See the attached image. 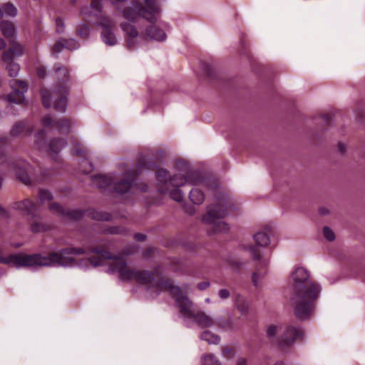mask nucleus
I'll use <instances>...</instances> for the list:
<instances>
[{
    "instance_id": "obj_46",
    "label": "nucleus",
    "mask_w": 365,
    "mask_h": 365,
    "mask_svg": "<svg viewBox=\"0 0 365 365\" xmlns=\"http://www.w3.org/2000/svg\"><path fill=\"white\" fill-rule=\"evenodd\" d=\"M227 262L233 269L238 268L241 265V262L232 257L227 258Z\"/></svg>"
},
{
    "instance_id": "obj_31",
    "label": "nucleus",
    "mask_w": 365,
    "mask_h": 365,
    "mask_svg": "<svg viewBox=\"0 0 365 365\" xmlns=\"http://www.w3.org/2000/svg\"><path fill=\"white\" fill-rule=\"evenodd\" d=\"M200 339L210 344H218L220 341V337L210 331H203L200 335Z\"/></svg>"
},
{
    "instance_id": "obj_13",
    "label": "nucleus",
    "mask_w": 365,
    "mask_h": 365,
    "mask_svg": "<svg viewBox=\"0 0 365 365\" xmlns=\"http://www.w3.org/2000/svg\"><path fill=\"white\" fill-rule=\"evenodd\" d=\"M29 169V165L22 160L12 163L11 166V171L16 175L17 178L26 185L31 183L30 178L27 173Z\"/></svg>"
},
{
    "instance_id": "obj_4",
    "label": "nucleus",
    "mask_w": 365,
    "mask_h": 365,
    "mask_svg": "<svg viewBox=\"0 0 365 365\" xmlns=\"http://www.w3.org/2000/svg\"><path fill=\"white\" fill-rule=\"evenodd\" d=\"M289 284L292 292L290 304L295 316L300 319H308L314 312L322 287L312 279L311 272L297 266L291 272Z\"/></svg>"
},
{
    "instance_id": "obj_40",
    "label": "nucleus",
    "mask_w": 365,
    "mask_h": 365,
    "mask_svg": "<svg viewBox=\"0 0 365 365\" xmlns=\"http://www.w3.org/2000/svg\"><path fill=\"white\" fill-rule=\"evenodd\" d=\"M38 195L39 200L42 204L45 203L47 201H50L52 199L51 193L46 190H40Z\"/></svg>"
},
{
    "instance_id": "obj_58",
    "label": "nucleus",
    "mask_w": 365,
    "mask_h": 365,
    "mask_svg": "<svg viewBox=\"0 0 365 365\" xmlns=\"http://www.w3.org/2000/svg\"><path fill=\"white\" fill-rule=\"evenodd\" d=\"M274 365H285V364L282 361H277L274 364Z\"/></svg>"
},
{
    "instance_id": "obj_15",
    "label": "nucleus",
    "mask_w": 365,
    "mask_h": 365,
    "mask_svg": "<svg viewBox=\"0 0 365 365\" xmlns=\"http://www.w3.org/2000/svg\"><path fill=\"white\" fill-rule=\"evenodd\" d=\"M135 180V173L134 172L126 173L123 179L113 184V188L116 193L124 194L133 187Z\"/></svg>"
},
{
    "instance_id": "obj_1",
    "label": "nucleus",
    "mask_w": 365,
    "mask_h": 365,
    "mask_svg": "<svg viewBox=\"0 0 365 365\" xmlns=\"http://www.w3.org/2000/svg\"><path fill=\"white\" fill-rule=\"evenodd\" d=\"M109 244V242H101L98 245L89 249L86 247L69 246L58 252H49L47 255L26 254V267L78 266L88 269L107 264L106 260L113 259L108 264V272L118 274V272H110V268L116 265L120 259L126 266L127 264L123 257H116L107 250Z\"/></svg>"
},
{
    "instance_id": "obj_33",
    "label": "nucleus",
    "mask_w": 365,
    "mask_h": 365,
    "mask_svg": "<svg viewBox=\"0 0 365 365\" xmlns=\"http://www.w3.org/2000/svg\"><path fill=\"white\" fill-rule=\"evenodd\" d=\"M90 26L86 23H81L76 28V34L79 37L87 39L90 36Z\"/></svg>"
},
{
    "instance_id": "obj_27",
    "label": "nucleus",
    "mask_w": 365,
    "mask_h": 365,
    "mask_svg": "<svg viewBox=\"0 0 365 365\" xmlns=\"http://www.w3.org/2000/svg\"><path fill=\"white\" fill-rule=\"evenodd\" d=\"M189 199L194 205H201L205 200V194L198 188H192L189 192Z\"/></svg>"
},
{
    "instance_id": "obj_25",
    "label": "nucleus",
    "mask_w": 365,
    "mask_h": 365,
    "mask_svg": "<svg viewBox=\"0 0 365 365\" xmlns=\"http://www.w3.org/2000/svg\"><path fill=\"white\" fill-rule=\"evenodd\" d=\"M250 251L252 254L254 260L257 262V267H266L269 263V259L268 258L262 257L259 252V250L254 246L250 247Z\"/></svg>"
},
{
    "instance_id": "obj_38",
    "label": "nucleus",
    "mask_w": 365,
    "mask_h": 365,
    "mask_svg": "<svg viewBox=\"0 0 365 365\" xmlns=\"http://www.w3.org/2000/svg\"><path fill=\"white\" fill-rule=\"evenodd\" d=\"M265 272L255 271L252 276V281L255 287H258L262 284Z\"/></svg>"
},
{
    "instance_id": "obj_5",
    "label": "nucleus",
    "mask_w": 365,
    "mask_h": 365,
    "mask_svg": "<svg viewBox=\"0 0 365 365\" xmlns=\"http://www.w3.org/2000/svg\"><path fill=\"white\" fill-rule=\"evenodd\" d=\"M157 187L163 194H168L176 202H182L184 193L180 187L186 184L200 185L202 179L197 174L190 172L178 173L170 176L168 170L160 168L156 172Z\"/></svg>"
},
{
    "instance_id": "obj_9",
    "label": "nucleus",
    "mask_w": 365,
    "mask_h": 365,
    "mask_svg": "<svg viewBox=\"0 0 365 365\" xmlns=\"http://www.w3.org/2000/svg\"><path fill=\"white\" fill-rule=\"evenodd\" d=\"M97 25L101 27V38L107 46H114L118 40L113 32V28L115 26V22L108 16H101Z\"/></svg>"
},
{
    "instance_id": "obj_62",
    "label": "nucleus",
    "mask_w": 365,
    "mask_h": 365,
    "mask_svg": "<svg viewBox=\"0 0 365 365\" xmlns=\"http://www.w3.org/2000/svg\"><path fill=\"white\" fill-rule=\"evenodd\" d=\"M205 302H206L207 303H209V302H210V299H209V298H207V299H205Z\"/></svg>"
},
{
    "instance_id": "obj_37",
    "label": "nucleus",
    "mask_w": 365,
    "mask_h": 365,
    "mask_svg": "<svg viewBox=\"0 0 365 365\" xmlns=\"http://www.w3.org/2000/svg\"><path fill=\"white\" fill-rule=\"evenodd\" d=\"M222 356L227 359H232L236 354V350L234 347L230 346H224L221 349Z\"/></svg>"
},
{
    "instance_id": "obj_7",
    "label": "nucleus",
    "mask_w": 365,
    "mask_h": 365,
    "mask_svg": "<svg viewBox=\"0 0 365 365\" xmlns=\"http://www.w3.org/2000/svg\"><path fill=\"white\" fill-rule=\"evenodd\" d=\"M68 88L63 85L53 91H43L41 95L44 107H53L57 111L64 112L67 107Z\"/></svg>"
},
{
    "instance_id": "obj_54",
    "label": "nucleus",
    "mask_w": 365,
    "mask_h": 365,
    "mask_svg": "<svg viewBox=\"0 0 365 365\" xmlns=\"http://www.w3.org/2000/svg\"><path fill=\"white\" fill-rule=\"evenodd\" d=\"M6 47V42L5 41L0 38V50Z\"/></svg>"
},
{
    "instance_id": "obj_29",
    "label": "nucleus",
    "mask_w": 365,
    "mask_h": 365,
    "mask_svg": "<svg viewBox=\"0 0 365 365\" xmlns=\"http://www.w3.org/2000/svg\"><path fill=\"white\" fill-rule=\"evenodd\" d=\"M256 243L261 247H266L270 243L269 234L265 231H259L254 235Z\"/></svg>"
},
{
    "instance_id": "obj_16",
    "label": "nucleus",
    "mask_w": 365,
    "mask_h": 365,
    "mask_svg": "<svg viewBox=\"0 0 365 365\" xmlns=\"http://www.w3.org/2000/svg\"><path fill=\"white\" fill-rule=\"evenodd\" d=\"M42 123L46 127L55 125L56 129L62 133H68L71 128V123L68 120L63 118L56 123L53 121V117L50 115L43 117Z\"/></svg>"
},
{
    "instance_id": "obj_53",
    "label": "nucleus",
    "mask_w": 365,
    "mask_h": 365,
    "mask_svg": "<svg viewBox=\"0 0 365 365\" xmlns=\"http://www.w3.org/2000/svg\"><path fill=\"white\" fill-rule=\"evenodd\" d=\"M319 211L322 215H327L329 213V210L327 207H320Z\"/></svg>"
},
{
    "instance_id": "obj_55",
    "label": "nucleus",
    "mask_w": 365,
    "mask_h": 365,
    "mask_svg": "<svg viewBox=\"0 0 365 365\" xmlns=\"http://www.w3.org/2000/svg\"><path fill=\"white\" fill-rule=\"evenodd\" d=\"M83 163H84L85 165H87V164H88V165H89V167H90V169H88V170H83V172H85V173H88V172H89V171L92 170V169H93L92 165H91L88 162H87L86 160H84V161H83Z\"/></svg>"
},
{
    "instance_id": "obj_35",
    "label": "nucleus",
    "mask_w": 365,
    "mask_h": 365,
    "mask_svg": "<svg viewBox=\"0 0 365 365\" xmlns=\"http://www.w3.org/2000/svg\"><path fill=\"white\" fill-rule=\"evenodd\" d=\"M3 16L15 17L18 11L17 9L11 3H6L2 6Z\"/></svg>"
},
{
    "instance_id": "obj_26",
    "label": "nucleus",
    "mask_w": 365,
    "mask_h": 365,
    "mask_svg": "<svg viewBox=\"0 0 365 365\" xmlns=\"http://www.w3.org/2000/svg\"><path fill=\"white\" fill-rule=\"evenodd\" d=\"M88 215L93 220L98 221H110L113 219L112 215L106 212L98 211L96 210H88Z\"/></svg>"
},
{
    "instance_id": "obj_59",
    "label": "nucleus",
    "mask_w": 365,
    "mask_h": 365,
    "mask_svg": "<svg viewBox=\"0 0 365 365\" xmlns=\"http://www.w3.org/2000/svg\"><path fill=\"white\" fill-rule=\"evenodd\" d=\"M3 17V11H2V8H0V18H2Z\"/></svg>"
},
{
    "instance_id": "obj_43",
    "label": "nucleus",
    "mask_w": 365,
    "mask_h": 365,
    "mask_svg": "<svg viewBox=\"0 0 365 365\" xmlns=\"http://www.w3.org/2000/svg\"><path fill=\"white\" fill-rule=\"evenodd\" d=\"M126 232V230L123 227L115 226L109 229V233L113 235H123Z\"/></svg>"
},
{
    "instance_id": "obj_60",
    "label": "nucleus",
    "mask_w": 365,
    "mask_h": 365,
    "mask_svg": "<svg viewBox=\"0 0 365 365\" xmlns=\"http://www.w3.org/2000/svg\"><path fill=\"white\" fill-rule=\"evenodd\" d=\"M153 249H148V250H147V255H148V252H153Z\"/></svg>"
},
{
    "instance_id": "obj_8",
    "label": "nucleus",
    "mask_w": 365,
    "mask_h": 365,
    "mask_svg": "<svg viewBox=\"0 0 365 365\" xmlns=\"http://www.w3.org/2000/svg\"><path fill=\"white\" fill-rule=\"evenodd\" d=\"M18 209L23 211L26 215L32 216L30 222V230L34 233L45 232L51 228L48 224L41 222L40 219L36 215L38 207L30 200H24L18 205Z\"/></svg>"
},
{
    "instance_id": "obj_44",
    "label": "nucleus",
    "mask_w": 365,
    "mask_h": 365,
    "mask_svg": "<svg viewBox=\"0 0 365 365\" xmlns=\"http://www.w3.org/2000/svg\"><path fill=\"white\" fill-rule=\"evenodd\" d=\"M56 32L62 34L65 30V24L63 20L61 18H57L56 19Z\"/></svg>"
},
{
    "instance_id": "obj_17",
    "label": "nucleus",
    "mask_w": 365,
    "mask_h": 365,
    "mask_svg": "<svg viewBox=\"0 0 365 365\" xmlns=\"http://www.w3.org/2000/svg\"><path fill=\"white\" fill-rule=\"evenodd\" d=\"M49 210L55 215L62 217L64 219H79L83 216V212L79 210H66L58 203L52 202L49 205Z\"/></svg>"
},
{
    "instance_id": "obj_39",
    "label": "nucleus",
    "mask_w": 365,
    "mask_h": 365,
    "mask_svg": "<svg viewBox=\"0 0 365 365\" xmlns=\"http://www.w3.org/2000/svg\"><path fill=\"white\" fill-rule=\"evenodd\" d=\"M73 154L77 156H86V151L83 147V145L78 143L75 142L73 143Z\"/></svg>"
},
{
    "instance_id": "obj_34",
    "label": "nucleus",
    "mask_w": 365,
    "mask_h": 365,
    "mask_svg": "<svg viewBox=\"0 0 365 365\" xmlns=\"http://www.w3.org/2000/svg\"><path fill=\"white\" fill-rule=\"evenodd\" d=\"M54 73L56 78L60 81L64 82L68 80V71L66 67H55Z\"/></svg>"
},
{
    "instance_id": "obj_64",
    "label": "nucleus",
    "mask_w": 365,
    "mask_h": 365,
    "mask_svg": "<svg viewBox=\"0 0 365 365\" xmlns=\"http://www.w3.org/2000/svg\"><path fill=\"white\" fill-rule=\"evenodd\" d=\"M76 0H71L72 2H74Z\"/></svg>"
},
{
    "instance_id": "obj_28",
    "label": "nucleus",
    "mask_w": 365,
    "mask_h": 365,
    "mask_svg": "<svg viewBox=\"0 0 365 365\" xmlns=\"http://www.w3.org/2000/svg\"><path fill=\"white\" fill-rule=\"evenodd\" d=\"M235 303L241 314H245L248 312L249 303L245 297L240 294H236L235 297Z\"/></svg>"
},
{
    "instance_id": "obj_11",
    "label": "nucleus",
    "mask_w": 365,
    "mask_h": 365,
    "mask_svg": "<svg viewBox=\"0 0 365 365\" xmlns=\"http://www.w3.org/2000/svg\"><path fill=\"white\" fill-rule=\"evenodd\" d=\"M45 132L41 130L35 135V143L39 148H46L51 155L58 153L66 145V140L63 139L53 138L48 145H46L44 142Z\"/></svg>"
},
{
    "instance_id": "obj_45",
    "label": "nucleus",
    "mask_w": 365,
    "mask_h": 365,
    "mask_svg": "<svg viewBox=\"0 0 365 365\" xmlns=\"http://www.w3.org/2000/svg\"><path fill=\"white\" fill-rule=\"evenodd\" d=\"M218 295L221 299H227L230 297V293L227 289H221L219 290Z\"/></svg>"
},
{
    "instance_id": "obj_21",
    "label": "nucleus",
    "mask_w": 365,
    "mask_h": 365,
    "mask_svg": "<svg viewBox=\"0 0 365 365\" xmlns=\"http://www.w3.org/2000/svg\"><path fill=\"white\" fill-rule=\"evenodd\" d=\"M11 48L2 54L4 61L12 60L13 56H21L24 52V47L18 43L11 42Z\"/></svg>"
},
{
    "instance_id": "obj_23",
    "label": "nucleus",
    "mask_w": 365,
    "mask_h": 365,
    "mask_svg": "<svg viewBox=\"0 0 365 365\" xmlns=\"http://www.w3.org/2000/svg\"><path fill=\"white\" fill-rule=\"evenodd\" d=\"M92 180L94 185L103 189L113 185V178L110 175H96L93 178Z\"/></svg>"
},
{
    "instance_id": "obj_30",
    "label": "nucleus",
    "mask_w": 365,
    "mask_h": 365,
    "mask_svg": "<svg viewBox=\"0 0 365 365\" xmlns=\"http://www.w3.org/2000/svg\"><path fill=\"white\" fill-rule=\"evenodd\" d=\"M214 326L225 330H230L233 329V323L232 319L230 318H225L222 317L215 319Z\"/></svg>"
},
{
    "instance_id": "obj_10",
    "label": "nucleus",
    "mask_w": 365,
    "mask_h": 365,
    "mask_svg": "<svg viewBox=\"0 0 365 365\" xmlns=\"http://www.w3.org/2000/svg\"><path fill=\"white\" fill-rule=\"evenodd\" d=\"M299 339H303L302 331L299 328L288 326L283 331L281 339L279 341V346L282 349L289 348Z\"/></svg>"
},
{
    "instance_id": "obj_24",
    "label": "nucleus",
    "mask_w": 365,
    "mask_h": 365,
    "mask_svg": "<svg viewBox=\"0 0 365 365\" xmlns=\"http://www.w3.org/2000/svg\"><path fill=\"white\" fill-rule=\"evenodd\" d=\"M0 29L2 34L6 38L16 36V28L11 21H2L0 24Z\"/></svg>"
},
{
    "instance_id": "obj_63",
    "label": "nucleus",
    "mask_w": 365,
    "mask_h": 365,
    "mask_svg": "<svg viewBox=\"0 0 365 365\" xmlns=\"http://www.w3.org/2000/svg\"><path fill=\"white\" fill-rule=\"evenodd\" d=\"M324 118H326V120L328 119V117L327 115L324 116Z\"/></svg>"
},
{
    "instance_id": "obj_56",
    "label": "nucleus",
    "mask_w": 365,
    "mask_h": 365,
    "mask_svg": "<svg viewBox=\"0 0 365 365\" xmlns=\"http://www.w3.org/2000/svg\"><path fill=\"white\" fill-rule=\"evenodd\" d=\"M0 214L2 215H4L5 217H7L6 211L4 209H3L1 206H0Z\"/></svg>"
},
{
    "instance_id": "obj_12",
    "label": "nucleus",
    "mask_w": 365,
    "mask_h": 365,
    "mask_svg": "<svg viewBox=\"0 0 365 365\" xmlns=\"http://www.w3.org/2000/svg\"><path fill=\"white\" fill-rule=\"evenodd\" d=\"M12 92L7 96V100L15 103L24 101V93L27 91V86L23 81H14L11 83Z\"/></svg>"
},
{
    "instance_id": "obj_6",
    "label": "nucleus",
    "mask_w": 365,
    "mask_h": 365,
    "mask_svg": "<svg viewBox=\"0 0 365 365\" xmlns=\"http://www.w3.org/2000/svg\"><path fill=\"white\" fill-rule=\"evenodd\" d=\"M234 210V206L227 197L222 195L221 199H217V203L207 208V214L202 217V221L212 225L214 232H226L229 230V225L220 220L227 215L228 211Z\"/></svg>"
},
{
    "instance_id": "obj_49",
    "label": "nucleus",
    "mask_w": 365,
    "mask_h": 365,
    "mask_svg": "<svg viewBox=\"0 0 365 365\" xmlns=\"http://www.w3.org/2000/svg\"><path fill=\"white\" fill-rule=\"evenodd\" d=\"M184 209H185V211L190 215H192L195 212V208L190 205L185 206Z\"/></svg>"
},
{
    "instance_id": "obj_3",
    "label": "nucleus",
    "mask_w": 365,
    "mask_h": 365,
    "mask_svg": "<svg viewBox=\"0 0 365 365\" xmlns=\"http://www.w3.org/2000/svg\"><path fill=\"white\" fill-rule=\"evenodd\" d=\"M110 3L120 10L123 17L128 22L120 23V28L127 36V46L130 49L145 44L148 39L163 41L166 38L165 32L155 26L146 29L145 33L139 34L136 27L132 24L138 18L142 17L150 23L157 21L160 12L159 6L154 0H143L144 5L138 1H133L130 6H125L127 0H109Z\"/></svg>"
},
{
    "instance_id": "obj_48",
    "label": "nucleus",
    "mask_w": 365,
    "mask_h": 365,
    "mask_svg": "<svg viewBox=\"0 0 365 365\" xmlns=\"http://www.w3.org/2000/svg\"><path fill=\"white\" fill-rule=\"evenodd\" d=\"M36 73L39 78H43L46 76V72L45 68L41 66L37 68Z\"/></svg>"
},
{
    "instance_id": "obj_41",
    "label": "nucleus",
    "mask_w": 365,
    "mask_h": 365,
    "mask_svg": "<svg viewBox=\"0 0 365 365\" xmlns=\"http://www.w3.org/2000/svg\"><path fill=\"white\" fill-rule=\"evenodd\" d=\"M24 127L25 125L23 122L15 124L11 130V134L15 136L21 133L24 129Z\"/></svg>"
},
{
    "instance_id": "obj_36",
    "label": "nucleus",
    "mask_w": 365,
    "mask_h": 365,
    "mask_svg": "<svg viewBox=\"0 0 365 365\" xmlns=\"http://www.w3.org/2000/svg\"><path fill=\"white\" fill-rule=\"evenodd\" d=\"M6 62L7 63L6 69L9 75L11 77H16L19 72L20 66L18 63H14L12 60Z\"/></svg>"
},
{
    "instance_id": "obj_47",
    "label": "nucleus",
    "mask_w": 365,
    "mask_h": 365,
    "mask_svg": "<svg viewBox=\"0 0 365 365\" xmlns=\"http://www.w3.org/2000/svg\"><path fill=\"white\" fill-rule=\"evenodd\" d=\"M209 287H210V282H207V281L202 282H200L197 284V288L200 290H205V289H207Z\"/></svg>"
},
{
    "instance_id": "obj_20",
    "label": "nucleus",
    "mask_w": 365,
    "mask_h": 365,
    "mask_svg": "<svg viewBox=\"0 0 365 365\" xmlns=\"http://www.w3.org/2000/svg\"><path fill=\"white\" fill-rule=\"evenodd\" d=\"M190 322H195L201 328L212 327L214 326L215 319L204 312H197Z\"/></svg>"
},
{
    "instance_id": "obj_42",
    "label": "nucleus",
    "mask_w": 365,
    "mask_h": 365,
    "mask_svg": "<svg viewBox=\"0 0 365 365\" xmlns=\"http://www.w3.org/2000/svg\"><path fill=\"white\" fill-rule=\"evenodd\" d=\"M323 234L324 237L329 241H333L335 239V235L333 230L328 227H324Z\"/></svg>"
},
{
    "instance_id": "obj_52",
    "label": "nucleus",
    "mask_w": 365,
    "mask_h": 365,
    "mask_svg": "<svg viewBox=\"0 0 365 365\" xmlns=\"http://www.w3.org/2000/svg\"><path fill=\"white\" fill-rule=\"evenodd\" d=\"M339 150L341 153H344L346 149V145L345 143H339L338 145Z\"/></svg>"
},
{
    "instance_id": "obj_51",
    "label": "nucleus",
    "mask_w": 365,
    "mask_h": 365,
    "mask_svg": "<svg viewBox=\"0 0 365 365\" xmlns=\"http://www.w3.org/2000/svg\"><path fill=\"white\" fill-rule=\"evenodd\" d=\"M134 238L137 241H144L146 238V236L144 234L137 233L134 235Z\"/></svg>"
},
{
    "instance_id": "obj_22",
    "label": "nucleus",
    "mask_w": 365,
    "mask_h": 365,
    "mask_svg": "<svg viewBox=\"0 0 365 365\" xmlns=\"http://www.w3.org/2000/svg\"><path fill=\"white\" fill-rule=\"evenodd\" d=\"M103 9L102 0H91L90 8L83 7L81 11V14L85 19H89L91 13L101 12Z\"/></svg>"
},
{
    "instance_id": "obj_2",
    "label": "nucleus",
    "mask_w": 365,
    "mask_h": 365,
    "mask_svg": "<svg viewBox=\"0 0 365 365\" xmlns=\"http://www.w3.org/2000/svg\"><path fill=\"white\" fill-rule=\"evenodd\" d=\"M110 272H118L119 279L122 281H135L138 284L147 286L148 294L150 297L158 295L161 291H168L174 298L178 314L185 322L189 323L192 320L195 312L193 309L192 302L186 297L188 286L184 285L182 288L175 286L170 280L163 281L160 274L155 271V277H153L147 271H138L129 268L122 259L117 261V264L110 268Z\"/></svg>"
},
{
    "instance_id": "obj_61",
    "label": "nucleus",
    "mask_w": 365,
    "mask_h": 365,
    "mask_svg": "<svg viewBox=\"0 0 365 365\" xmlns=\"http://www.w3.org/2000/svg\"><path fill=\"white\" fill-rule=\"evenodd\" d=\"M146 190H147V187L146 186H145V187L141 189V190L143 191V192L146 191Z\"/></svg>"
},
{
    "instance_id": "obj_32",
    "label": "nucleus",
    "mask_w": 365,
    "mask_h": 365,
    "mask_svg": "<svg viewBox=\"0 0 365 365\" xmlns=\"http://www.w3.org/2000/svg\"><path fill=\"white\" fill-rule=\"evenodd\" d=\"M201 362L203 365H222L220 361L213 354H205L201 356Z\"/></svg>"
},
{
    "instance_id": "obj_14",
    "label": "nucleus",
    "mask_w": 365,
    "mask_h": 365,
    "mask_svg": "<svg viewBox=\"0 0 365 365\" xmlns=\"http://www.w3.org/2000/svg\"><path fill=\"white\" fill-rule=\"evenodd\" d=\"M0 263L16 269L26 267V254L15 253L0 256Z\"/></svg>"
},
{
    "instance_id": "obj_50",
    "label": "nucleus",
    "mask_w": 365,
    "mask_h": 365,
    "mask_svg": "<svg viewBox=\"0 0 365 365\" xmlns=\"http://www.w3.org/2000/svg\"><path fill=\"white\" fill-rule=\"evenodd\" d=\"M236 365H247V360L244 357H239L237 359Z\"/></svg>"
},
{
    "instance_id": "obj_57",
    "label": "nucleus",
    "mask_w": 365,
    "mask_h": 365,
    "mask_svg": "<svg viewBox=\"0 0 365 365\" xmlns=\"http://www.w3.org/2000/svg\"><path fill=\"white\" fill-rule=\"evenodd\" d=\"M132 249H133L132 251H126L125 254L126 255H130V254L135 253L136 252V250H137L136 247H133Z\"/></svg>"
},
{
    "instance_id": "obj_19",
    "label": "nucleus",
    "mask_w": 365,
    "mask_h": 365,
    "mask_svg": "<svg viewBox=\"0 0 365 365\" xmlns=\"http://www.w3.org/2000/svg\"><path fill=\"white\" fill-rule=\"evenodd\" d=\"M80 46L78 42L73 38H61L57 41L52 48L53 54H58L63 49L75 50Z\"/></svg>"
},
{
    "instance_id": "obj_18",
    "label": "nucleus",
    "mask_w": 365,
    "mask_h": 365,
    "mask_svg": "<svg viewBox=\"0 0 365 365\" xmlns=\"http://www.w3.org/2000/svg\"><path fill=\"white\" fill-rule=\"evenodd\" d=\"M282 333V326L279 323L269 324L265 327L266 337L272 343L279 345V341L281 339Z\"/></svg>"
}]
</instances>
